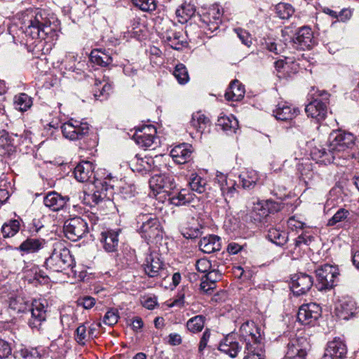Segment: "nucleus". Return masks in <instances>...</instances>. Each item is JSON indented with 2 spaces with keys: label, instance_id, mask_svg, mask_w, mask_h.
<instances>
[{
  "label": "nucleus",
  "instance_id": "obj_14",
  "mask_svg": "<svg viewBox=\"0 0 359 359\" xmlns=\"http://www.w3.org/2000/svg\"><path fill=\"white\" fill-rule=\"evenodd\" d=\"M163 39L173 49L180 50L187 43L182 30H178L175 23H171L162 32Z\"/></svg>",
  "mask_w": 359,
  "mask_h": 359
},
{
  "label": "nucleus",
  "instance_id": "obj_11",
  "mask_svg": "<svg viewBox=\"0 0 359 359\" xmlns=\"http://www.w3.org/2000/svg\"><path fill=\"white\" fill-rule=\"evenodd\" d=\"M316 287L318 290H327L332 289L334 285V280L339 275L337 269L330 264L321 266L316 270Z\"/></svg>",
  "mask_w": 359,
  "mask_h": 359
},
{
  "label": "nucleus",
  "instance_id": "obj_59",
  "mask_svg": "<svg viewBox=\"0 0 359 359\" xmlns=\"http://www.w3.org/2000/svg\"><path fill=\"white\" fill-rule=\"evenodd\" d=\"M235 31L242 43L245 45L247 47H250L252 45V38L250 34L247 31L242 29H236Z\"/></svg>",
  "mask_w": 359,
  "mask_h": 359
},
{
  "label": "nucleus",
  "instance_id": "obj_42",
  "mask_svg": "<svg viewBox=\"0 0 359 359\" xmlns=\"http://www.w3.org/2000/svg\"><path fill=\"white\" fill-rule=\"evenodd\" d=\"M111 91L112 87L111 84L107 82L95 81L93 89V95L95 99L101 101L107 100Z\"/></svg>",
  "mask_w": 359,
  "mask_h": 359
},
{
  "label": "nucleus",
  "instance_id": "obj_9",
  "mask_svg": "<svg viewBox=\"0 0 359 359\" xmlns=\"http://www.w3.org/2000/svg\"><path fill=\"white\" fill-rule=\"evenodd\" d=\"M61 130L66 139L76 141L87 136L90 128L87 122L72 118L62 125Z\"/></svg>",
  "mask_w": 359,
  "mask_h": 359
},
{
  "label": "nucleus",
  "instance_id": "obj_56",
  "mask_svg": "<svg viewBox=\"0 0 359 359\" xmlns=\"http://www.w3.org/2000/svg\"><path fill=\"white\" fill-rule=\"evenodd\" d=\"M119 318L118 312L116 309L108 310L103 317V323L109 326H113L117 323Z\"/></svg>",
  "mask_w": 359,
  "mask_h": 359
},
{
  "label": "nucleus",
  "instance_id": "obj_6",
  "mask_svg": "<svg viewBox=\"0 0 359 359\" xmlns=\"http://www.w3.org/2000/svg\"><path fill=\"white\" fill-rule=\"evenodd\" d=\"M137 223H141L140 233L142 237L149 241H158L163 236V229L159 219L151 215H140L137 218Z\"/></svg>",
  "mask_w": 359,
  "mask_h": 359
},
{
  "label": "nucleus",
  "instance_id": "obj_39",
  "mask_svg": "<svg viewBox=\"0 0 359 359\" xmlns=\"http://www.w3.org/2000/svg\"><path fill=\"white\" fill-rule=\"evenodd\" d=\"M90 61L97 65L102 67H107L111 64L113 58L109 51L93 50L90 54Z\"/></svg>",
  "mask_w": 359,
  "mask_h": 359
},
{
  "label": "nucleus",
  "instance_id": "obj_34",
  "mask_svg": "<svg viewBox=\"0 0 359 359\" xmlns=\"http://www.w3.org/2000/svg\"><path fill=\"white\" fill-rule=\"evenodd\" d=\"M266 238L271 243L278 246L284 245L288 241L287 232L283 230L280 226L270 224L267 230Z\"/></svg>",
  "mask_w": 359,
  "mask_h": 359
},
{
  "label": "nucleus",
  "instance_id": "obj_10",
  "mask_svg": "<svg viewBox=\"0 0 359 359\" xmlns=\"http://www.w3.org/2000/svg\"><path fill=\"white\" fill-rule=\"evenodd\" d=\"M115 180L111 174L107 175L103 179H97L94 181L95 190L91 195L92 201L97 204L104 199H110L114 194Z\"/></svg>",
  "mask_w": 359,
  "mask_h": 359
},
{
  "label": "nucleus",
  "instance_id": "obj_64",
  "mask_svg": "<svg viewBox=\"0 0 359 359\" xmlns=\"http://www.w3.org/2000/svg\"><path fill=\"white\" fill-rule=\"evenodd\" d=\"M222 273L216 270L209 271L205 276V278L210 283L215 286L216 282L221 278Z\"/></svg>",
  "mask_w": 359,
  "mask_h": 359
},
{
  "label": "nucleus",
  "instance_id": "obj_57",
  "mask_svg": "<svg viewBox=\"0 0 359 359\" xmlns=\"http://www.w3.org/2000/svg\"><path fill=\"white\" fill-rule=\"evenodd\" d=\"M96 303V299L88 295L80 297L76 300V304L78 306L83 307L85 309H90L93 308Z\"/></svg>",
  "mask_w": 359,
  "mask_h": 359
},
{
  "label": "nucleus",
  "instance_id": "obj_8",
  "mask_svg": "<svg viewBox=\"0 0 359 359\" xmlns=\"http://www.w3.org/2000/svg\"><path fill=\"white\" fill-rule=\"evenodd\" d=\"M65 236L72 241H77L89 232L87 221L81 217L69 218L63 226Z\"/></svg>",
  "mask_w": 359,
  "mask_h": 359
},
{
  "label": "nucleus",
  "instance_id": "obj_63",
  "mask_svg": "<svg viewBox=\"0 0 359 359\" xmlns=\"http://www.w3.org/2000/svg\"><path fill=\"white\" fill-rule=\"evenodd\" d=\"M352 17V11L349 8H343L339 13L337 15V21L346 22L349 20Z\"/></svg>",
  "mask_w": 359,
  "mask_h": 359
},
{
  "label": "nucleus",
  "instance_id": "obj_4",
  "mask_svg": "<svg viewBox=\"0 0 359 359\" xmlns=\"http://www.w3.org/2000/svg\"><path fill=\"white\" fill-rule=\"evenodd\" d=\"M45 265L46 269L53 272H63L71 269L74 276L75 273L74 268V259L70 254L69 249L61 243L54 245V248L49 257L46 259Z\"/></svg>",
  "mask_w": 359,
  "mask_h": 359
},
{
  "label": "nucleus",
  "instance_id": "obj_22",
  "mask_svg": "<svg viewBox=\"0 0 359 359\" xmlns=\"http://www.w3.org/2000/svg\"><path fill=\"white\" fill-rule=\"evenodd\" d=\"M359 312L355 302L351 298H344L336 306V314L340 319L348 320Z\"/></svg>",
  "mask_w": 359,
  "mask_h": 359
},
{
  "label": "nucleus",
  "instance_id": "obj_28",
  "mask_svg": "<svg viewBox=\"0 0 359 359\" xmlns=\"http://www.w3.org/2000/svg\"><path fill=\"white\" fill-rule=\"evenodd\" d=\"M119 231L120 230H107L101 233L100 240L106 252H114L117 250Z\"/></svg>",
  "mask_w": 359,
  "mask_h": 359
},
{
  "label": "nucleus",
  "instance_id": "obj_61",
  "mask_svg": "<svg viewBox=\"0 0 359 359\" xmlns=\"http://www.w3.org/2000/svg\"><path fill=\"white\" fill-rule=\"evenodd\" d=\"M11 354V348L10 344L0 339V359L6 358Z\"/></svg>",
  "mask_w": 359,
  "mask_h": 359
},
{
  "label": "nucleus",
  "instance_id": "obj_49",
  "mask_svg": "<svg viewBox=\"0 0 359 359\" xmlns=\"http://www.w3.org/2000/svg\"><path fill=\"white\" fill-rule=\"evenodd\" d=\"M20 230V222L17 219H11L3 224L1 233L4 238L15 236Z\"/></svg>",
  "mask_w": 359,
  "mask_h": 359
},
{
  "label": "nucleus",
  "instance_id": "obj_48",
  "mask_svg": "<svg viewBox=\"0 0 359 359\" xmlns=\"http://www.w3.org/2000/svg\"><path fill=\"white\" fill-rule=\"evenodd\" d=\"M41 348H24L16 353L18 359H41Z\"/></svg>",
  "mask_w": 359,
  "mask_h": 359
},
{
  "label": "nucleus",
  "instance_id": "obj_2",
  "mask_svg": "<svg viewBox=\"0 0 359 359\" xmlns=\"http://www.w3.org/2000/svg\"><path fill=\"white\" fill-rule=\"evenodd\" d=\"M24 33L32 39H46L55 32V16L49 11L39 8H29L22 13Z\"/></svg>",
  "mask_w": 359,
  "mask_h": 359
},
{
  "label": "nucleus",
  "instance_id": "obj_15",
  "mask_svg": "<svg viewBox=\"0 0 359 359\" xmlns=\"http://www.w3.org/2000/svg\"><path fill=\"white\" fill-rule=\"evenodd\" d=\"M321 316V308L316 303L302 304L297 313L298 320L304 325H312Z\"/></svg>",
  "mask_w": 359,
  "mask_h": 359
},
{
  "label": "nucleus",
  "instance_id": "obj_58",
  "mask_svg": "<svg viewBox=\"0 0 359 359\" xmlns=\"http://www.w3.org/2000/svg\"><path fill=\"white\" fill-rule=\"evenodd\" d=\"M76 341L80 345L84 346L88 337L86 325L83 324L79 325L76 330Z\"/></svg>",
  "mask_w": 359,
  "mask_h": 359
},
{
  "label": "nucleus",
  "instance_id": "obj_51",
  "mask_svg": "<svg viewBox=\"0 0 359 359\" xmlns=\"http://www.w3.org/2000/svg\"><path fill=\"white\" fill-rule=\"evenodd\" d=\"M204 324L205 317L201 315H198L187 321V327L190 332L197 333L203 330Z\"/></svg>",
  "mask_w": 359,
  "mask_h": 359
},
{
  "label": "nucleus",
  "instance_id": "obj_21",
  "mask_svg": "<svg viewBox=\"0 0 359 359\" xmlns=\"http://www.w3.org/2000/svg\"><path fill=\"white\" fill-rule=\"evenodd\" d=\"M189 185L192 191L204 194L206 199L210 201L214 198L212 189L207 180L197 174H192L189 178Z\"/></svg>",
  "mask_w": 359,
  "mask_h": 359
},
{
  "label": "nucleus",
  "instance_id": "obj_38",
  "mask_svg": "<svg viewBox=\"0 0 359 359\" xmlns=\"http://www.w3.org/2000/svg\"><path fill=\"white\" fill-rule=\"evenodd\" d=\"M245 95L244 86L238 80L233 81L225 93V98L229 101L241 100Z\"/></svg>",
  "mask_w": 359,
  "mask_h": 359
},
{
  "label": "nucleus",
  "instance_id": "obj_1",
  "mask_svg": "<svg viewBox=\"0 0 359 359\" xmlns=\"http://www.w3.org/2000/svg\"><path fill=\"white\" fill-rule=\"evenodd\" d=\"M355 140L351 133L342 130H333L329 135V143L326 147L319 145L313 147L311 150V156L317 163L330 164L337 156L343 157V154L354 146Z\"/></svg>",
  "mask_w": 359,
  "mask_h": 359
},
{
  "label": "nucleus",
  "instance_id": "obj_41",
  "mask_svg": "<svg viewBox=\"0 0 359 359\" xmlns=\"http://www.w3.org/2000/svg\"><path fill=\"white\" fill-rule=\"evenodd\" d=\"M44 245V240L27 238L20 244L19 250L26 253H34L43 248Z\"/></svg>",
  "mask_w": 359,
  "mask_h": 359
},
{
  "label": "nucleus",
  "instance_id": "obj_52",
  "mask_svg": "<svg viewBox=\"0 0 359 359\" xmlns=\"http://www.w3.org/2000/svg\"><path fill=\"white\" fill-rule=\"evenodd\" d=\"M15 107L20 111L27 110L32 104V99L25 93H20L14 97Z\"/></svg>",
  "mask_w": 359,
  "mask_h": 359
},
{
  "label": "nucleus",
  "instance_id": "obj_13",
  "mask_svg": "<svg viewBox=\"0 0 359 359\" xmlns=\"http://www.w3.org/2000/svg\"><path fill=\"white\" fill-rule=\"evenodd\" d=\"M348 348L344 337H336L327 342L322 359H346Z\"/></svg>",
  "mask_w": 359,
  "mask_h": 359
},
{
  "label": "nucleus",
  "instance_id": "obj_33",
  "mask_svg": "<svg viewBox=\"0 0 359 359\" xmlns=\"http://www.w3.org/2000/svg\"><path fill=\"white\" fill-rule=\"evenodd\" d=\"M203 226L197 219L192 217L180 228L182 235L187 239H194L202 235Z\"/></svg>",
  "mask_w": 359,
  "mask_h": 359
},
{
  "label": "nucleus",
  "instance_id": "obj_25",
  "mask_svg": "<svg viewBox=\"0 0 359 359\" xmlns=\"http://www.w3.org/2000/svg\"><path fill=\"white\" fill-rule=\"evenodd\" d=\"M271 204L269 201L259 202L253 208L250 214V220L255 224H264L271 217L269 212V205Z\"/></svg>",
  "mask_w": 359,
  "mask_h": 359
},
{
  "label": "nucleus",
  "instance_id": "obj_27",
  "mask_svg": "<svg viewBox=\"0 0 359 359\" xmlns=\"http://www.w3.org/2000/svg\"><path fill=\"white\" fill-rule=\"evenodd\" d=\"M167 196L170 203L175 206L185 205L193 201L194 198V194L187 189L180 190L174 189Z\"/></svg>",
  "mask_w": 359,
  "mask_h": 359
},
{
  "label": "nucleus",
  "instance_id": "obj_16",
  "mask_svg": "<svg viewBox=\"0 0 359 359\" xmlns=\"http://www.w3.org/2000/svg\"><path fill=\"white\" fill-rule=\"evenodd\" d=\"M222 11L218 6H212L209 10L200 16V21L203 28H207L211 32L217 30L222 22Z\"/></svg>",
  "mask_w": 359,
  "mask_h": 359
},
{
  "label": "nucleus",
  "instance_id": "obj_26",
  "mask_svg": "<svg viewBox=\"0 0 359 359\" xmlns=\"http://www.w3.org/2000/svg\"><path fill=\"white\" fill-rule=\"evenodd\" d=\"M242 346L236 340L235 334L231 333L226 335L219 343L218 349L229 355L231 358H235L241 351Z\"/></svg>",
  "mask_w": 359,
  "mask_h": 359
},
{
  "label": "nucleus",
  "instance_id": "obj_24",
  "mask_svg": "<svg viewBox=\"0 0 359 359\" xmlns=\"http://www.w3.org/2000/svg\"><path fill=\"white\" fill-rule=\"evenodd\" d=\"M305 111L308 116L315 118L318 122L323 121L327 113V102L318 98L314 99L306 106Z\"/></svg>",
  "mask_w": 359,
  "mask_h": 359
},
{
  "label": "nucleus",
  "instance_id": "obj_19",
  "mask_svg": "<svg viewBox=\"0 0 359 359\" xmlns=\"http://www.w3.org/2000/svg\"><path fill=\"white\" fill-rule=\"evenodd\" d=\"M95 165L90 161H82L74 168V175L76 180L80 182H93L97 179L95 173Z\"/></svg>",
  "mask_w": 359,
  "mask_h": 359
},
{
  "label": "nucleus",
  "instance_id": "obj_46",
  "mask_svg": "<svg viewBox=\"0 0 359 359\" xmlns=\"http://www.w3.org/2000/svg\"><path fill=\"white\" fill-rule=\"evenodd\" d=\"M195 8L190 4H184L176 10L175 14L181 24L187 22L195 14Z\"/></svg>",
  "mask_w": 359,
  "mask_h": 359
},
{
  "label": "nucleus",
  "instance_id": "obj_55",
  "mask_svg": "<svg viewBox=\"0 0 359 359\" xmlns=\"http://www.w3.org/2000/svg\"><path fill=\"white\" fill-rule=\"evenodd\" d=\"M349 215V211L344 208H339L337 212L328 220L329 226H334L337 223L344 221Z\"/></svg>",
  "mask_w": 359,
  "mask_h": 359
},
{
  "label": "nucleus",
  "instance_id": "obj_32",
  "mask_svg": "<svg viewBox=\"0 0 359 359\" xmlns=\"http://www.w3.org/2000/svg\"><path fill=\"white\" fill-rule=\"evenodd\" d=\"M273 112L276 119L285 121L296 117L299 111L297 108H292L286 102H280L277 104Z\"/></svg>",
  "mask_w": 359,
  "mask_h": 359
},
{
  "label": "nucleus",
  "instance_id": "obj_54",
  "mask_svg": "<svg viewBox=\"0 0 359 359\" xmlns=\"http://www.w3.org/2000/svg\"><path fill=\"white\" fill-rule=\"evenodd\" d=\"M135 6L144 12H152L156 8L155 0H131Z\"/></svg>",
  "mask_w": 359,
  "mask_h": 359
},
{
  "label": "nucleus",
  "instance_id": "obj_3",
  "mask_svg": "<svg viewBox=\"0 0 359 359\" xmlns=\"http://www.w3.org/2000/svg\"><path fill=\"white\" fill-rule=\"evenodd\" d=\"M9 308L18 313H25L29 311L31 313L28 319V325L33 330L38 332L44 330V325L46 322V306L39 300H34L29 304L20 296L11 297L9 299Z\"/></svg>",
  "mask_w": 359,
  "mask_h": 359
},
{
  "label": "nucleus",
  "instance_id": "obj_45",
  "mask_svg": "<svg viewBox=\"0 0 359 359\" xmlns=\"http://www.w3.org/2000/svg\"><path fill=\"white\" fill-rule=\"evenodd\" d=\"M240 183L243 189L253 188L259 180L258 173L253 170L242 172L239 175Z\"/></svg>",
  "mask_w": 359,
  "mask_h": 359
},
{
  "label": "nucleus",
  "instance_id": "obj_23",
  "mask_svg": "<svg viewBox=\"0 0 359 359\" xmlns=\"http://www.w3.org/2000/svg\"><path fill=\"white\" fill-rule=\"evenodd\" d=\"M142 266L145 273L151 278L158 276L163 270V262L156 252L147 255Z\"/></svg>",
  "mask_w": 359,
  "mask_h": 359
},
{
  "label": "nucleus",
  "instance_id": "obj_5",
  "mask_svg": "<svg viewBox=\"0 0 359 359\" xmlns=\"http://www.w3.org/2000/svg\"><path fill=\"white\" fill-rule=\"evenodd\" d=\"M286 342L285 357L287 359H306L311 346L306 337L300 334H291L284 337Z\"/></svg>",
  "mask_w": 359,
  "mask_h": 359
},
{
  "label": "nucleus",
  "instance_id": "obj_29",
  "mask_svg": "<svg viewBox=\"0 0 359 359\" xmlns=\"http://www.w3.org/2000/svg\"><path fill=\"white\" fill-rule=\"evenodd\" d=\"M217 179L219 183L220 190L225 197V201H227L228 198L234 197L237 193L236 187H238L236 181L221 172L217 175Z\"/></svg>",
  "mask_w": 359,
  "mask_h": 359
},
{
  "label": "nucleus",
  "instance_id": "obj_60",
  "mask_svg": "<svg viewBox=\"0 0 359 359\" xmlns=\"http://www.w3.org/2000/svg\"><path fill=\"white\" fill-rule=\"evenodd\" d=\"M196 268L198 272L205 273L210 271L211 263L206 259H200L196 263Z\"/></svg>",
  "mask_w": 359,
  "mask_h": 359
},
{
  "label": "nucleus",
  "instance_id": "obj_43",
  "mask_svg": "<svg viewBox=\"0 0 359 359\" xmlns=\"http://www.w3.org/2000/svg\"><path fill=\"white\" fill-rule=\"evenodd\" d=\"M133 139L140 147L145 149H154L158 143L157 137L144 135L141 133H135Z\"/></svg>",
  "mask_w": 359,
  "mask_h": 359
},
{
  "label": "nucleus",
  "instance_id": "obj_30",
  "mask_svg": "<svg viewBox=\"0 0 359 359\" xmlns=\"http://www.w3.org/2000/svg\"><path fill=\"white\" fill-rule=\"evenodd\" d=\"M68 200L55 191H50L44 196L43 203L50 210L57 212L65 206Z\"/></svg>",
  "mask_w": 359,
  "mask_h": 359
},
{
  "label": "nucleus",
  "instance_id": "obj_20",
  "mask_svg": "<svg viewBox=\"0 0 359 359\" xmlns=\"http://www.w3.org/2000/svg\"><path fill=\"white\" fill-rule=\"evenodd\" d=\"M241 336L244 338L245 346L250 342L255 345L262 343L259 329L253 321L247 320L240 327Z\"/></svg>",
  "mask_w": 359,
  "mask_h": 359
},
{
  "label": "nucleus",
  "instance_id": "obj_62",
  "mask_svg": "<svg viewBox=\"0 0 359 359\" xmlns=\"http://www.w3.org/2000/svg\"><path fill=\"white\" fill-rule=\"evenodd\" d=\"M210 337V332L208 329H206L201 338L199 346H198V352L200 353H203V350L206 348L208 342Z\"/></svg>",
  "mask_w": 359,
  "mask_h": 359
},
{
  "label": "nucleus",
  "instance_id": "obj_18",
  "mask_svg": "<svg viewBox=\"0 0 359 359\" xmlns=\"http://www.w3.org/2000/svg\"><path fill=\"white\" fill-rule=\"evenodd\" d=\"M313 285V280L311 276L299 273L294 274L291 278V290L293 293L299 296L308 292Z\"/></svg>",
  "mask_w": 359,
  "mask_h": 359
},
{
  "label": "nucleus",
  "instance_id": "obj_50",
  "mask_svg": "<svg viewBox=\"0 0 359 359\" xmlns=\"http://www.w3.org/2000/svg\"><path fill=\"white\" fill-rule=\"evenodd\" d=\"M276 15L283 20L289 19L294 12L292 6L287 3H279L275 7Z\"/></svg>",
  "mask_w": 359,
  "mask_h": 359
},
{
  "label": "nucleus",
  "instance_id": "obj_40",
  "mask_svg": "<svg viewBox=\"0 0 359 359\" xmlns=\"http://www.w3.org/2000/svg\"><path fill=\"white\" fill-rule=\"evenodd\" d=\"M217 126L227 134H233L238 128V121L233 116H223L218 118Z\"/></svg>",
  "mask_w": 359,
  "mask_h": 359
},
{
  "label": "nucleus",
  "instance_id": "obj_37",
  "mask_svg": "<svg viewBox=\"0 0 359 359\" xmlns=\"http://www.w3.org/2000/svg\"><path fill=\"white\" fill-rule=\"evenodd\" d=\"M15 134H9L6 130L0 131V151L3 155H10L15 150Z\"/></svg>",
  "mask_w": 359,
  "mask_h": 359
},
{
  "label": "nucleus",
  "instance_id": "obj_12",
  "mask_svg": "<svg viewBox=\"0 0 359 359\" xmlns=\"http://www.w3.org/2000/svg\"><path fill=\"white\" fill-rule=\"evenodd\" d=\"M149 187L155 196L163 194L165 196L175 189L176 184L172 175L163 173L154 175L149 180Z\"/></svg>",
  "mask_w": 359,
  "mask_h": 359
},
{
  "label": "nucleus",
  "instance_id": "obj_44",
  "mask_svg": "<svg viewBox=\"0 0 359 359\" xmlns=\"http://www.w3.org/2000/svg\"><path fill=\"white\" fill-rule=\"evenodd\" d=\"M264 344L258 343L255 345L248 343L245 349V357L243 359H264Z\"/></svg>",
  "mask_w": 359,
  "mask_h": 359
},
{
  "label": "nucleus",
  "instance_id": "obj_31",
  "mask_svg": "<svg viewBox=\"0 0 359 359\" xmlns=\"http://www.w3.org/2000/svg\"><path fill=\"white\" fill-rule=\"evenodd\" d=\"M191 146L188 144H181L174 147L170 151V156L178 164L188 162L191 157Z\"/></svg>",
  "mask_w": 359,
  "mask_h": 359
},
{
  "label": "nucleus",
  "instance_id": "obj_35",
  "mask_svg": "<svg viewBox=\"0 0 359 359\" xmlns=\"http://www.w3.org/2000/svg\"><path fill=\"white\" fill-rule=\"evenodd\" d=\"M198 246L200 250L204 253H212L220 250L221 242L220 238L216 235H208L202 238Z\"/></svg>",
  "mask_w": 359,
  "mask_h": 359
},
{
  "label": "nucleus",
  "instance_id": "obj_36",
  "mask_svg": "<svg viewBox=\"0 0 359 359\" xmlns=\"http://www.w3.org/2000/svg\"><path fill=\"white\" fill-rule=\"evenodd\" d=\"M154 159L151 157H140L137 154L130 161V165L134 172H149L154 167Z\"/></svg>",
  "mask_w": 359,
  "mask_h": 359
},
{
  "label": "nucleus",
  "instance_id": "obj_53",
  "mask_svg": "<svg viewBox=\"0 0 359 359\" xmlns=\"http://www.w3.org/2000/svg\"><path fill=\"white\" fill-rule=\"evenodd\" d=\"M173 75L180 84H186L189 81L187 69L182 63H179L175 66Z\"/></svg>",
  "mask_w": 359,
  "mask_h": 359
},
{
  "label": "nucleus",
  "instance_id": "obj_7",
  "mask_svg": "<svg viewBox=\"0 0 359 359\" xmlns=\"http://www.w3.org/2000/svg\"><path fill=\"white\" fill-rule=\"evenodd\" d=\"M283 36L294 35L292 38L293 46L296 49H310L314 45L313 33L308 26H304L294 32L290 26L285 27L282 30Z\"/></svg>",
  "mask_w": 359,
  "mask_h": 359
},
{
  "label": "nucleus",
  "instance_id": "obj_47",
  "mask_svg": "<svg viewBox=\"0 0 359 359\" xmlns=\"http://www.w3.org/2000/svg\"><path fill=\"white\" fill-rule=\"evenodd\" d=\"M209 123V118L200 111H197L192 114L190 124L197 130V132L203 133Z\"/></svg>",
  "mask_w": 359,
  "mask_h": 359
},
{
  "label": "nucleus",
  "instance_id": "obj_17",
  "mask_svg": "<svg viewBox=\"0 0 359 359\" xmlns=\"http://www.w3.org/2000/svg\"><path fill=\"white\" fill-rule=\"evenodd\" d=\"M287 226L292 231L302 230L301 234L295 239V248H300L302 245L308 246L314 241L315 237L309 230H303L305 224L301 221L297 220L294 217H290L287 221Z\"/></svg>",
  "mask_w": 359,
  "mask_h": 359
}]
</instances>
